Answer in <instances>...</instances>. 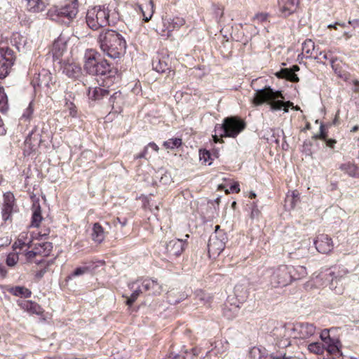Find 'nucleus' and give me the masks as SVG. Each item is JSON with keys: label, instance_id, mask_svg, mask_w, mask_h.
Segmentation results:
<instances>
[{"label": "nucleus", "instance_id": "48", "mask_svg": "<svg viewBox=\"0 0 359 359\" xmlns=\"http://www.w3.org/2000/svg\"><path fill=\"white\" fill-rule=\"evenodd\" d=\"M211 159V154L209 151L206 149H201L200 150V160L202 161L203 163H208V165H210L212 162H209V160Z\"/></svg>", "mask_w": 359, "mask_h": 359}, {"label": "nucleus", "instance_id": "59", "mask_svg": "<svg viewBox=\"0 0 359 359\" xmlns=\"http://www.w3.org/2000/svg\"><path fill=\"white\" fill-rule=\"evenodd\" d=\"M6 130L5 128L3 121H2L1 118L0 117V135H4L6 134Z\"/></svg>", "mask_w": 359, "mask_h": 359}, {"label": "nucleus", "instance_id": "22", "mask_svg": "<svg viewBox=\"0 0 359 359\" xmlns=\"http://www.w3.org/2000/svg\"><path fill=\"white\" fill-rule=\"evenodd\" d=\"M298 0H287L286 1H280L278 4L279 10L282 15L287 17L293 13L298 6Z\"/></svg>", "mask_w": 359, "mask_h": 359}, {"label": "nucleus", "instance_id": "35", "mask_svg": "<svg viewBox=\"0 0 359 359\" xmlns=\"http://www.w3.org/2000/svg\"><path fill=\"white\" fill-rule=\"evenodd\" d=\"M123 101V95L120 91L113 93L109 99V103L113 109H116L120 108V104Z\"/></svg>", "mask_w": 359, "mask_h": 359}, {"label": "nucleus", "instance_id": "14", "mask_svg": "<svg viewBox=\"0 0 359 359\" xmlns=\"http://www.w3.org/2000/svg\"><path fill=\"white\" fill-rule=\"evenodd\" d=\"M13 51L9 48L0 49V79H4L13 65Z\"/></svg>", "mask_w": 359, "mask_h": 359}, {"label": "nucleus", "instance_id": "62", "mask_svg": "<svg viewBox=\"0 0 359 359\" xmlns=\"http://www.w3.org/2000/svg\"><path fill=\"white\" fill-rule=\"evenodd\" d=\"M219 137H222L219 135V134L218 133H217L215 131V134L214 135H212L213 141L215 143L219 142H220Z\"/></svg>", "mask_w": 359, "mask_h": 359}, {"label": "nucleus", "instance_id": "53", "mask_svg": "<svg viewBox=\"0 0 359 359\" xmlns=\"http://www.w3.org/2000/svg\"><path fill=\"white\" fill-rule=\"evenodd\" d=\"M39 255L37 249L34 247L32 250L27 251L25 253V256L27 259H32L36 255Z\"/></svg>", "mask_w": 359, "mask_h": 359}, {"label": "nucleus", "instance_id": "29", "mask_svg": "<svg viewBox=\"0 0 359 359\" xmlns=\"http://www.w3.org/2000/svg\"><path fill=\"white\" fill-rule=\"evenodd\" d=\"M92 239L94 242L101 243L104 239L103 228L99 223H95L93 227Z\"/></svg>", "mask_w": 359, "mask_h": 359}, {"label": "nucleus", "instance_id": "63", "mask_svg": "<svg viewBox=\"0 0 359 359\" xmlns=\"http://www.w3.org/2000/svg\"><path fill=\"white\" fill-rule=\"evenodd\" d=\"M6 274V270L5 269V268L0 265V276L1 277H4Z\"/></svg>", "mask_w": 359, "mask_h": 359}, {"label": "nucleus", "instance_id": "43", "mask_svg": "<svg viewBox=\"0 0 359 359\" xmlns=\"http://www.w3.org/2000/svg\"><path fill=\"white\" fill-rule=\"evenodd\" d=\"M182 145V139L172 138L163 142V146L167 149H175Z\"/></svg>", "mask_w": 359, "mask_h": 359}, {"label": "nucleus", "instance_id": "1", "mask_svg": "<svg viewBox=\"0 0 359 359\" xmlns=\"http://www.w3.org/2000/svg\"><path fill=\"white\" fill-rule=\"evenodd\" d=\"M84 69L91 75L101 76L103 77L106 85L117 73L116 69L111 67L108 62L101 58V55L95 50L88 49L84 54Z\"/></svg>", "mask_w": 359, "mask_h": 359}, {"label": "nucleus", "instance_id": "36", "mask_svg": "<svg viewBox=\"0 0 359 359\" xmlns=\"http://www.w3.org/2000/svg\"><path fill=\"white\" fill-rule=\"evenodd\" d=\"M294 271L292 272L291 275L292 281L301 279L307 275L306 269L303 266H293Z\"/></svg>", "mask_w": 359, "mask_h": 359}, {"label": "nucleus", "instance_id": "27", "mask_svg": "<svg viewBox=\"0 0 359 359\" xmlns=\"http://www.w3.org/2000/svg\"><path fill=\"white\" fill-rule=\"evenodd\" d=\"M152 66L153 69L157 72L166 73L167 71H168V74L172 73V75L175 74V72L170 69V67L168 63L165 61L161 60L160 58L154 60Z\"/></svg>", "mask_w": 359, "mask_h": 359}, {"label": "nucleus", "instance_id": "9", "mask_svg": "<svg viewBox=\"0 0 359 359\" xmlns=\"http://www.w3.org/2000/svg\"><path fill=\"white\" fill-rule=\"evenodd\" d=\"M292 271H294L293 266L291 265H280L274 269L270 277L271 285L274 287L290 285L292 282L291 275Z\"/></svg>", "mask_w": 359, "mask_h": 359}, {"label": "nucleus", "instance_id": "32", "mask_svg": "<svg viewBox=\"0 0 359 359\" xmlns=\"http://www.w3.org/2000/svg\"><path fill=\"white\" fill-rule=\"evenodd\" d=\"M34 247L37 249L39 255L43 257L48 256L53 249V245L50 242L35 243Z\"/></svg>", "mask_w": 359, "mask_h": 359}, {"label": "nucleus", "instance_id": "55", "mask_svg": "<svg viewBox=\"0 0 359 359\" xmlns=\"http://www.w3.org/2000/svg\"><path fill=\"white\" fill-rule=\"evenodd\" d=\"M259 213H260L259 210H258L257 205L254 203L253 207L252 208L250 217L252 219L257 218L259 215Z\"/></svg>", "mask_w": 359, "mask_h": 359}, {"label": "nucleus", "instance_id": "13", "mask_svg": "<svg viewBox=\"0 0 359 359\" xmlns=\"http://www.w3.org/2000/svg\"><path fill=\"white\" fill-rule=\"evenodd\" d=\"M331 329H325L321 331L320 338L325 351L331 355H337L340 352L341 343L338 338L330 335Z\"/></svg>", "mask_w": 359, "mask_h": 359}, {"label": "nucleus", "instance_id": "52", "mask_svg": "<svg viewBox=\"0 0 359 359\" xmlns=\"http://www.w3.org/2000/svg\"><path fill=\"white\" fill-rule=\"evenodd\" d=\"M316 139H320L322 140H326L327 133L325 132L324 126L321 125L320 127V133L314 136Z\"/></svg>", "mask_w": 359, "mask_h": 359}, {"label": "nucleus", "instance_id": "25", "mask_svg": "<svg viewBox=\"0 0 359 359\" xmlns=\"http://www.w3.org/2000/svg\"><path fill=\"white\" fill-rule=\"evenodd\" d=\"M144 4H138L139 11L142 13L143 20L148 22L154 14V3L152 0H144Z\"/></svg>", "mask_w": 359, "mask_h": 359}, {"label": "nucleus", "instance_id": "40", "mask_svg": "<svg viewBox=\"0 0 359 359\" xmlns=\"http://www.w3.org/2000/svg\"><path fill=\"white\" fill-rule=\"evenodd\" d=\"M13 41L15 42V46L19 50H20L21 48H25L27 43V39L20 33L13 34Z\"/></svg>", "mask_w": 359, "mask_h": 359}, {"label": "nucleus", "instance_id": "38", "mask_svg": "<svg viewBox=\"0 0 359 359\" xmlns=\"http://www.w3.org/2000/svg\"><path fill=\"white\" fill-rule=\"evenodd\" d=\"M314 50L315 44L311 39H307L302 43V53H305L307 57H311Z\"/></svg>", "mask_w": 359, "mask_h": 359}, {"label": "nucleus", "instance_id": "18", "mask_svg": "<svg viewBox=\"0 0 359 359\" xmlns=\"http://www.w3.org/2000/svg\"><path fill=\"white\" fill-rule=\"evenodd\" d=\"M316 250L322 254H327L333 249L332 238L326 234H320L314 240Z\"/></svg>", "mask_w": 359, "mask_h": 359}, {"label": "nucleus", "instance_id": "58", "mask_svg": "<svg viewBox=\"0 0 359 359\" xmlns=\"http://www.w3.org/2000/svg\"><path fill=\"white\" fill-rule=\"evenodd\" d=\"M147 151H148L147 147H145L142 152H141L140 154H139L135 156V158L138 159V158H145V156L147 154Z\"/></svg>", "mask_w": 359, "mask_h": 359}, {"label": "nucleus", "instance_id": "20", "mask_svg": "<svg viewBox=\"0 0 359 359\" xmlns=\"http://www.w3.org/2000/svg\"><path fill=\"white\" fill-rule=\"evenodd\" d=\"M18 305L20 309L28 312L30 314L41 315L43 313L42 308L36 302L29 300H19Z\"/></svg>", "mask_w": 359, "mask_h": 359}, {"label": "nucleus", "instance_id": "6", "mask_svg": "<svg viewBox=\"0 0 359 359\" xmlns=\"http://www.w3.org/2000/svg\"><path fill=\"white\" fill-rule=\"evenodd\" d=\"M86 19L88 26L93 30L111 25L109 10L104 6H97L88 9Z\"/></svg>", "mask_w": 359, "mask_h": 359}, {"label": "nucleus", "instance_id": "47", "mask_svg": "<svg viewBox=\"0 0 359 359\" xmlns=\"http://www.w3.org/2000/svg\"><path fill=\"white\" fill-rule=\"evenodd\" d=\"M90 270L88 266H82L76 268L71 275H69L67 278L71 279L73 277L79 276L83 275L84 273L88 272Z\"/></svg>", "mask_w": 359, "mask_h": 359}, {"label": "nucleus", "instance_id": "64", "mask_svg": "<svg viewBox=\"0 0 359 359\" xmlns=\"http://www.w3.org/2000/svg\"><path fill=\"white\" fill-rule=\"evenodd\" d=\"M348 24L355 26L356 25L359 24V20L356 19V20H349Z\"/></svg>", "mask_w": 359, "mask_h": 359}, {"label": "nucleus", "instance_id": "33", "mask_svg": "<svg viewBox=\"0 0 359 359\" xmlns=\"http://www.w3.org/2000/svg\"><path fill=\"white\" fill-rule=\"evenodd\" d=\"M196 299L199 302H197L198 304L208 306L211 302L212 297L210 294L206 293L203 290H197L196 292Z\"/></svg>", "mask_w": 359, "mask_h": 359}, {"label": "nucleus", "instance_id": "46", "mask_svg": "<svg viewBox=\"0 0 359 359\" xmlns=\"http://www.w3.org/2000/svg\"><path fill=\"white\" fill-rule=\"evenodd\" d=\"M18 259V252H11L7 256L6 264L9 266H13L17 264Z\"/></svg>", "mask_w": 359, "mask_h": 359}, {"label": "nucleus", "instance_id": "24", "mask_svg": "<svg viewBox=\"0 0 359 359\" xmlns=\"http://www.w3.org/2000/svg\"><path fill=\"white\" fill-rule=\"evenodd\" d=\"M67 50L66 41L64 38L60 36L55 40L53 44V56L55 59H59Z\"/></svg>", "mask_w": 359, "mask_h": 359}, {"label": "nucleus", "instance_id": "42", "mask_svg": "<svg viewBox=\"0 0 359 359\" xmlns=\"http://www.w3.org/2000/svg\"><path fill=\"white\" fill-rule=\"evenodd\" d=\"M27 240V233H22L20 234L18 240L13 243V248L14 250L17 249L22 250L25 247V241Z\"/></svg>", "mask_w": 359, "mask_h": 359}, {"label": "nucleus", "instance_id": "3", "mask_svg": "<svg viewBox=\"0 0 359 359\" xmlns=\"http://www.w3.org/2000/svg\"><path fill=\"white\" fill-rule=\"evenodd\" d=\"M285 97L280 90H273L271 87H266L257 90L253 97L252 102L255 105H261L266 103L273 111L283 110L287 113L289 107H293L290 101L285 102Z\"/></svg>", "mask_w": 359, "mask_h": 359}, {"label": "nucleus", "instance_id": "34", "mask_svg": "<svg viewBox=\"0 0 359 359\" xmlns=\"http://www.w3.org/2000/svg\"><path fill=\"white\" fill-rule=\"evenodd\" d=\"M10 292L16 297H31L32 292L22 286H16L13 287L10 290Z\"/></svg>", "mask_w": 359, "mask_h": 359}, {"label": "nucleus", "instance_id": "57", "mask_svg": "<svg viewBox=\"0 0 359 359\" xmlns=\"http://www.w3.org/2000/svg\"><path fill=\"white\" fill-rule=\"evenodd\" d=\"M325 141L326 142L327 146L330 148H334L335 144L337 143V141L334 139H326Z\"/></svg>", "mask_w": 359, "mask_h": 359}, {"label": "nucleus", "instance_id": "4", "mask_svg": "<svg viewBox=\"0 0 359 359\" xmlns=\"http://www.w3.org/2000/svg\"><path fill=\"white\" fill-rule=\"evenodd\" d=\"M79 12V1L69 0L62 6H51L47 13V18L60 24L69 25Z\"/></svg>", "mask_w": 359, "mask_h": 359}, {"label": "nucleus", "instance_id": "50", "mask_svg": "<svg viewBox=\"0 0 359 359\" xmlns=\"http://www.w3.org/2000/svg\"><path fill=\"white\" fill-rule=\"evenodd\" d=\"M291 342L287 338H284L278 340L276 343V345L281 348H286L290 346Z\"/></svg>", "mask_w": 359, "mask_h": 359}, {"label": "nucleus", "instance_id": "61", "mask_svg": "<svg viewBox=\"0 0 359 359\" xmlns=\"http://www.w3.org/2000/svg\"><path fill=\"white\" fill-rule=\"evenodd\" d=\"M146 147H150L156 151H158L159 149L158 145L154 142H149Z\"/></svg>", "mask_w": 359, "mask_h": 359}, {"label": "nucleus", "instance_id": "54", "mask_svg": "<svg viewBox=\"0 0 359 359\" xmlns=\"http://www.w3.org/2000/svg\"><path fill=\"white\" fill-rule=\"evenodd\" d=\"M320 56H322V57H323L324 60H329L332 64V63H334V60H333V58H332V57H330V55H329L328 54L325 53V52H322V51H320V52L319 53V55H318V56L315 57V59H316V60H318V59H319V60H320Z\"/></svg>", "mask_w": 359, "mask_h": 359}, {"label": "nucleus", "instance_id": "11", "mask_svg": "<svg viewBox=\"0 0 359 359\" xmlns=\"http://www.w3.org/2000/svg\"><path fill=\"white\" fill-rule=\"evenodd\" d=\"M55 78L47 69H43L33 77L31 83L35 90L37 88L45 90L46 93L52 91L53 86L55 84Z\"/></svg>", "mask_w": 359, "mask_h": 359}, {"label": "nucleus", "instance_id": "7", "mask_svg": "<svg viewBox=\"0 0 359 359\" xmlns=\"http://www.w3.org/2000/svg\"><path fill=\"white\" fill-rule=\"evenodd\" d=\"M51 137V132L48 124L39 123L29 134L25 141V147L34 150L40 144L46 142Z\"/></svg>", "mask_w": 359, "mask_h": 359}, {"label": "nucleus", "instance_id": "23", "mask_svg": "<svg viewBox=\"0 0 359 359\" xmlns=\"http://www.w3.org/2000/svg\"><path fill=\"white\" fill-rule=\"evenodd\" d=\"M129 288L133 291L132 294L130 297H127L126 304L128 306H131L140 294L143 293V289L140 284V280H136L133 282L128 285Z\"/></svg>", "mask_w": 359, "mask_h": 359}, {"label": "nucleus", "instance_id": "39", "mask_svg": "<svg viewBox=\"0 0 359 359\" xmlns=\"http://www.w3.org/2000/svg\"><path fill=\"white\" fill-rule=\"evenodd\" d=\"M308 350L310 353L316 355H323L325 349L320 342H312L308 345Z\"/></svg>", "mask_w": 359, "mask_h": 359}, {"label": "nucleus", "instance_id": "44", "mask_svg": "<svg viewBox=\"0 0 359 359\" xmlns=\"http://www.w3.org/2000/svg\"><path fill=\"white\" fill-rule=\"evenodd\" d=\"M238 312V306H233V311H231V309L229 308L227 305H225L223 309V314L225 317H226L228 319H231L236 317Z\"/></svg>", "mask_w": 359, "mask_h": 359}, {"label": "nucleus", "instance_id": "12", "mask_svg": "<svg viewBox=\"0 0 359 359\" xmlns=\"http://www.w3.org/2000/svg\"><path fill=\"white\" fill-rule=\"evenodd\" d=\"M321 279H325L324 284L337 294L343 293L344 287L341 283L342 276L336 272V268L327 269L320 274Z\"/></svg>", "mask_w": 359, "mask_h": 359}, {"label": "nucleus", "instance_id": "15", "mask_svg": "<svg viewBox=\"0 0 359 359\" xmlns=\"http://www.w3.org/2000/svg\"><path fill=\"white\" fill-rule=\"evenodd\" d=\"M189 237V235L187 234L185 239L175 238L166 243V253L170 258L177 257L182 253L185 248L187 239Z\"/></svg>", "mask_w": 359, "mask_h": 359}, {"label": "nucleus", "instance_id": "8", "mask_svg": "<svg viewBox=\"0 0 359 359\" xmlns=\"http://www.w3.org/2000/svg\"><path fill=\"white\" fill-rule=\"evenodd\" d=\"M316 327L309 323H297L292 327H287L280 330V334L285 336L287 334L294 339H306L313 336Z\"/></svg>", "mask_w": 359, "mask_h": 359}, {"label": "nucleus", "instance_id": "31", "mask_svg": "<svg viewBox=\"0 0 359 359\" xmlns=\"http://www.w3.org/2000/svg\"><path fill=\"white\" fill-rule=\"evenodd\" d=\"M276 76L278 78L285 79L291 82L295 83L299 81L297 75L288 68L282 69L276 73Z\"/></svg>", "mask_w": 359, "mask_h": 359}, {"label": "nucleus", "instance_id": "37", "mask_svg": "<svg viewBox=\"0 0 359 359\" xmlns=\"http://www.w3.org/2000/svg\"><path fill=\"white\" fill-rule=\"evenodd\" d=\"M42 220L41 211L39 205L37 206L34 205V210L32 217V226L38 227Z\"/></svg>", "mask_w": 359, "mask_h": 359}, {"label": "nucleus", "instance_id": "56", "mask_svg": "<svg viewBox=\"0 0 359 359\" xmlns=\"http://www.w3.org/2000/svg\"><path fill=\"white\" fill-rule=\"evenodd\" d=\"M230 190L232 192L238 193L240 191L239 184L237 182H235L230 187Z\"/></svg>", "mask_w": 359, "mask_h": 359}, {"label": "nucleus", "instance_id": "51", "mask_svg": "<svg viewBox=\"0 0 359 359\" xmlns=\"http://www.w3.org/2000/svg\"><path fill=\"white\" fill-rule=\"evenodd\" d=\"M267 18H268V13H260L256 14L254 16L253 19H254V20H257L259 22H262L266 21Z\"/></svg>", "mask_w": 359, "mask_h": 359}, {"label": "nucleus", "instance_id": "10", "mask_svg": "<svg viewBox=\"0 0 359 359\" xmlns=\"http://www.w3.org/2000/svg\"><path fill=\"white\" fill-rule=\"evenodd\" d=\"M227 236L219 225L215 226V230L210 236L208 248L210 257L218 256L225 248Z\"/></svg>", "mask_w": 359, "mask_h": 359}, {"label": "nucleus", "instance_id": "17", "mask_svg": "<svg viewBox=\"0 0 359 359\" xmlns=\"http://www.w3.org/2000/svg\"><path fill=\"white\" fill-rule=\"evenodd\" d=\"M250 359H286L285 354L274 355L269 353L267 350L262 346L252 347L249 353Z\"/></svg>", "mask_w": 359, "mask_h": 359}, {"label": "nucleus", "instance_id": "60", "mask_svg": "<svg viewBox=\"0 0 359 359\" xmlns=\"http://www.w3.org/2000/svg\"><path fill=\"white\" fill-rule=\"evenodd\" d=\"M34 244L35 243H33V241L31 238H27V240L25 241V247H27V249L32 247L34 248Z\"/></svg>", "mask_w": 359, "mask_h": 359}, {"label": "nucleus", "instance_id": "26", "mask_svg": "<svg viewBox=\"0 0 359 359\" xmlns=\"http://www.w3.org/2000/svg\"><path fill=\"white\" fill-rule=\"evenodd\" d=\"M109 95V90L100 87H88V98L92 100H100Z\"/></svg>", "mask_w": 359, "mask_h": 359}, {"label": "nucleus", "instance_id": "28", "mask_svg": "<svg viewBox=\"0 0 359 359\" xmlns=\"http://www.w3.org/2000/svg\"><path fill=\"white\" fill-rule=\"evenodd\" d=\"M47 4L44 0H27L28 10L33 13H39L45 10Z\"/></svg>", "mask_w": 359, "mask_h": 359}, {"label": "nucleus", "instance_id": "16", "mask_svg": "<svg viewBox=\"0 0 359 359\" xmlns=\"http://www.w3.org/2000/svg\"><path fill=\"white\" fill-rule=\"evenodd\" d=\"M14 195L11 192L5 193L1 205V217L4 222L11 219L12 214L14 212Z\"/></svg>", "mask_w": 359, "mask_h": 359}, {"label": "nucleus", "instance_id": "45", "mask_svg": "<svg viewBox=\"0 0 359 359\" xmlns=\"http://www.w3.org/2000/svg\"><path fill=\"white\" fill-rule=\"evenodd\" d=\"M170 27L172 29H178L184 25L185 20L182 18L175 17L170 20Z\"/></svg>", "mask_w": 359, "mask_h": 359}, {"label": "nucleus", "instance_id": "2", "mask_svg": "<svg viewBox=\"0 0 359 359\" xmlns=\"http://www.w3.org/2000/svg\"><path fill=\"white\" fill-rule=\"evenodd\" d=\"M101 50L109 57L119 58L126 49V42L123 37L112 29L102 31L98 37Z\"/></svg>", "mask_w": 359, "mask_h": 359}, {"label": "nucleus", "instance_id": "21", "mask_svg": "<svg viewBox=\"0 0 359 359\" xmlns=\"http://www.w3.org/2000/svg\"><path fill=\"white\" fill-rule=\"evenodd\" d=\"M62 73L69 78L76 79L81 74V67L74 62H66L62 66Z\"/></svg>", "mask_w": 359, "mask_h": 359}, {"label": "nucleus", "instance_id": "30", "mask_svg": "<svg viewBox=\"0 0 359 359\" xmlns=\"http://www.w3.org/2000/svg\"><path fill=\"white\" fill-rule=\"evenodd\" d=\"M339 168L350 177H359V168L351 163L341 164Z\"/></svg>", "mask_w": 359, "mask_h": 359}, {"label": "nucleus", "instance_id": "19", "mask_svg": "<svg viewBox=\"0 0 359 359\" xmlns=\"http://www.w3.org/2000/svg\"><path fill=\"white\" fill-rule=\"evenodd\" d=\"M140 284L144 292H147L149 294L157 295L162 292V286L155 280L144 279L140 280Z\"/></svg>", "mask_w": 359, "mask_h": 359}, {"label": "nucleus", "instance_id": "5", "mask_svg": "<svg viewBox=\"0 0 359 359\" xmlns=\"http://www.w3.org/2000/svg\"><path fill=\"white\" fill-rule=\"evenodd\" d=\"M246 124L243 120L237 116L226 117L222 124H217L215 131L218 133L222 137L235 138L245 128Z\"/></svg>", "mask_w": 359, "mask_h": 359}, {"label": "nucleus", "instance_id": "49", "mask_svg": "<svg viewBox=\"0 0 359 359\" xmlns=\"http://www.w3.org/2000/svg\"><path fill=\"white\" fill-rule=\"evenodd\" d=\"M34 109L32 107V103H29V106L26 108L25 111L23 112L22 115V118L25 119V121L29 120L32 117V115L33 114Z\"/></svg>", "mask_w": 359, "mask_h": 359}, {"label": "nucleus", "instance_id": "41", "mask_svg": "<svg viewBox=\"0 0 359 359\" xmlns=\"http://www.w3.org/2000/svg\"><path fill=\"white\" fill-rule=\"evenodd\" d=\"M8 109V97L4 92V88L0 86V111L5 112Z\"/></svg>", "mask_w": 359, "mask_h": 359}]
</instances>
